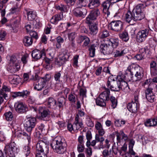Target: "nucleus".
Returning a JSON list of instances; mask_svg holds the SVG:
<instances>
[{
  "label": "nucleus",
  "mask_w": 157,
  "mask_h": 157,
  "mask_svg": "<svg viewBox=\"0 0 157 157\" xmlns=\"http://www.w3.org/2000/svg\"><path fill=\"white\" fill-rule=\"evenodd\" d=\"M127 107L128 110L133 113H136L139 107V104H137L133 102L128 104Z\"/></svg>",
  "instance_id": "obj_19"
},
{
  "label": "nucleus",
  "mask_w": 157,
  "mask_h": 157,
  "mask_svg": "<svg viewBox=\"0 0 157 157\" xmlns=\"http://www.w3.org/2000/svg\"><path fill=\"white\" fill-rule=\"evenodd\" d=\"M132 76L130 75V78L129 77L128 75L127 74L125 75H122L121 76V80L120 81H124V82H128L132 81Z\"/></svg>",
  "instance_id": "obj_41"
},
{
  "label": "nucleus",
  "mask_w": 157,
  "mask_h": 157,
  "mask_svg": "<svg viewBox=\"0 0 157 157\" xmlns=\"http://www.w3.org/2000/svg\"><path fill=\"white\" fill-rule=\"evenodd\" d=\"M6 35V32L3 30H0V40H3Z\"/></svg>",
  "instance_id": "obj_63"
},
{
  "label": "nucleus",
  "mask_w": 157,
  "mask_h": 157,
  "mask_svg": "<svg viewBox=\"0 0 157 157\" xmlns=\"http://www.w3.org/2000/svg\"><path fill=\"white\" fill-rule=\"evenodd\" d=\"M157 67V62L155 60H151L150 63V70L155 68Z\"/></svg>",
  "instance_id": "obj_56"
},
{
  "label": "nucleus",
  "mask_w": 157,
  "mask_h": 157,
  "mask_svg": "<svg viewBox=\"0 0 157 157\" xmlns=\"http://www.w3.org/2000/svg\"><path fill=\"white\" fill-rule=\"evenodd\" d=\"M151 79H147L144 82V85H148L149 86L145 91V95L147 100L151 102L154 101L155 95L153 94L152 90L154 87H156V84L153 82L150 83Z\"/></svg>",
  "instance_id": "obj_5"
},
{
  "label": "nucleus",
  "mask_w": 157,
  "mask_h": 157,
  "mask_svg": "<svg viewBox=\"0 0 157 157\" xmlns=\"http://www.w3.org/2000/svg\"><path fill=\"white\" fill-rule=\"evenodd\" d=\"M20 68L19 63L16 58L15 56H11L7 71L11 73H14L18 71Z\"/></svg>",
  "instance_id": "obj_7"
},
{
  "label": "nucleus",
  "mask_w": 157,
  "mask_h": 157,
  "mask_svg": "<svg viewBox=\"0 0 157 157\" xmlns=\"http://www.w3.org/2000/svg\"><path fill=\"white\" fill-rule=\"evenodd\" d=\"M100 4L99 0H90L88 6L89 8L93 9L99 6Z\"/></svg>",
  "instance_id": "obj_30"
},
{
  "label": "nucleus",
  "mask_w": 157,
  "mask_h": 157,
  "mask_svg": "<svg viewBox=\"0 0 157 157\" xmlns=\"http://www.w3.org/2000/svg\"><path fill=\"white\" fill-rule=\"evenodd\" d=\"M56 39L57 42L56 48H59L61 47V44L64 42V39L60 36H58Z\"/></svg>",
  "instance_id": "obj_43"
},
{
  "label": "nucleus",
  "mask_w": 157,
  "mask_h": 157,
  "mask_svg": "<svg viewBox=\"0 0 157 157\" xmlns=\"http://www.w3.org/2000/svg\"><path fill=\"white\" fill-rule=\"evenodd\" d=\"M39 113L42 117H48L50 115V111L48 109L43 107H40L39 109Z\"/></svg>",
  "instance_id": "obj_31"
},
{
  "label": "nucleus",
  "mask_w": 157,
  "mask_h": 157,
  "mask_svg": "<svg viewBox=\"0 0 157 157\" xmlns=\"http://www.w3.org/2000/svg\"><path fill=\"white\" fill-rule=\"evenodd\" d=\"M119 36L120 39L124 41H127L129 39L128 33L126 31H124L119 33Z\"/></svg>",
  "instance_id": "obj_32"
},
{
  "label": "nucleus",
  "mask_w": 157,
  "mask_h": 157,
  "mask_svg": "<svg viewBox=\"0 0 157 157\" xmlns=\"http://www.w3.org/2000/svg\"><path fill=\"white\" fill-rule=\"evenodd\" d=\"M79 39L81 42H83L82 45L83 47L87 46L89 44L90 42L89 38L86 36H81L79 37Z\"/></svg>",
  "instance_id": "obj_34"
},
{
  "label": "nucleus",
  "mask_w": 157,
  "mask_h": 157,
  "mask_svg": "<svg viewBox=\"0 0 157 157\" xmlns=\"http://www.w3.org/2000/svg\"><path fill=\"white\" fill-rule=\"evenodd\" d=\"M45 81L44 79L40 78L39 79L38 82L34 87V89L38 91L41 90L45 86Z\"/></svg>",
  "instance_id": "obj_20"
},
{
  "label": "nucleus",
  "mask_w": 157,
  "mask_h": 157,
  "mask_svg": "<svg viewBox=\"0 0 157 157\" xmlns=\"http://www.w3.org/2000/svg\"><path fill=\"white\" fill-rule=\"evenodd\" d=\"M76 0H64V1L68 6H71L75 4Z\"/></svg>",
  "instance_id": "obj_59"
},
{
  "label": "nucleus",
  "mask_w": 157,
  "mask_h": 157,
  "mask_svg": "<svg viewBox=\"0 0 157 157\" xmlns=\"http://www.w3.org/2000/svg\"><path fill=\"white\" fill-rule=\"evenodd\" d=\"M89 25V29L92 34H96L98 31V24L97 23L92 22L90 24H87Z\"/></svg>",
  "instance_id": "obj_23"
},
{
  "label": "nucleus",
  "mask_w": 157,
  "mask_h": 157,
  "mask_svg": "<svg viewBox=\"0 0 157 157\" xmlns=\"http://www.w3.org/2000/svg\"><path fill=\"white\" fill-rule=\"evenodd\" d=\"M104 88L105 90L102 92L99 96L105 100L107 101H109V97L110 95V90L109 89L105 87H104Z\"/></svg>",
  "instance_id": "obj_18"
},
{
  "label": "nucleus",
  "mask_w": 157,
  "mask_h": 157,
  "mask_svg": "<svg viewBox=\"0 0 157 157\" xmlns=\"http://www.w3.org/2000/svg\"><path fill=\"white\" fill-rule=\"evenodd\" d=\"M110 101H111V106L113 109L115 108L117 105V100L115 98L112 96L109 97Z\"/></svg>",
  "instance_id": "obj_40"
},
{
  "label": "nucleus",
  "mask_w": 157,
  "mask_h": 157,
  "mask_svg": "<svg viewBox=\"0 0 157 157\" xmlns=\"http://www.w3.org/2000/svg\"><path fill=\"white\" fill-rule=\"evenodd\" d=\"M75 118L78 119V124H77V127L78 129L80 128L83 127V123L82 119L80 118L78 116V114H76Z\"/></svg>",
  "instance_id": "obj_46"
},
{
  "label": "nucleus",
  "mask_w": 157,
  "mask_h": 157,
  "mask_svg": "<svg viewBox=\"0 0 157 157\" xmlns=\"http://www.w3.org/2000/svg\"><path fill=\"white\" fill-rule=\"evenodd\" d=\"M109 35L108 31L106 30H105L101 32L99 34L100 38H104L108 36Z\"/></svg>",
  "instance_id": "obj_49"
},
{
  "label": "nucleus",
  "mask_w": 157,
  "mask_h": 157,
  "mask_svg": "<svg viewBox=\"0 0 157 157\" xmlns=\"http://www.w3.org/2000/svg\"><path fill=\"white\" fill-rule=\"evenodd\" d=\"M35 101L36 100L35 98L32 97H30L28 100V102L30 106H31L30 105L35 104Z\"/></svg>",
  "instance_id": "obj_58"
},
{
  "label": "nucleus",
  "mask_w": 157,
  "mask_h": 157,
  "mask_svg": "<svg viewBox=\"0 0 157 157\" xmlns=\"http://www.w3.org/2000/svg\"><path fill=\"white\" fill-rule=\"evenodd\" d=\"M14 107L16 111L19 113H24L28 110V108L25 104L20 101L16 102Z\"/></svg>",
  "instance_id": "obj_12"
},
{
  "label": "nucleus",
  "mask_w": 157,
  "mask_h": 157,
  "mask_svg": "<svg viewBox=\"0 0 157 157\" xmlns=\"http://www.w3.org/2000/svg\"><path fill=\"white\" fill-rule=\"evenodd\" d=\"M29 92L27 90H24L22 92H14L12 93L11 96L13 98H16L18 97H23L29 94Z\"/></svg>",
  "instance_id": "obj_22"
},
{
  "label": "nucleus",
  "mask_w": 157,
  "mask_h": 157,
  "mask_svg": "<svg viewBox=\"0 0 157 157\" xmlns=\"http://www.w3.org/2000/svg\"><path fill=\"white\" fill-rule=\"evenodd\" d=\"M65 50V53L63 54L62 56L55 59V63L59 66H61L65 63L69 58V55L67 53V51L66 50Z\"/></svg>",
  "instance_id": "obj_16"
},
{
  "label": "nucleus",
  "mask_w": 157,
  "mask_h": 157,
  "mask_svg": "<svg viewBox=\"0 0 157 157\" xmlns=\"http://www.w3.org/2000/svg\"><path fill=\"white\" fill-rule=\"evenodd\" d=\"M31 55L33 58L35 60H38L41 58L42 56H45L46 54L44 49L41 51L36 49L33 51Z\"/></svg>",
  "instance_id": "obj_17"
},
{
  "label": "nucleus",
  "mask_w": 157,
  "mask_h": 157,
  "mask_svg": "<svg viewBox=\"0 0 157 157\" xmlns=\"http://www.w3.org/2000/svg\"><path fill=\"white\" fill-rule=\"evenodd\" d=\"M56 8L61 11L65 12L68 11L69 7L65 5L61 4L59 6H56Z\"/></svg>",
  "instance_id": "obj_45"
},
{
  "label": "nucleus",
  "mask_w": 157,
  "mask_h": 157,
  "mask_svg": "<svg viewBox=\"0 0 157 157\" xmlns=\"http://www.w3.org/2000/svg\"><path fill=\"white\" fill-rule=\"evenodd\" d=\"M144 124L147 127L155 126L157 125V118L147 119L144 122Z\"/></svg>",
  "instance_id": "obj_24"
},
{
  "label": "nucleus",
  "mask_w": 157,
  "mask_h": 157,
  "mask_svg": "<svg viewBox=\"0 0 157 157\" xmlns=\"http://www.w3.org/2000/svg\"><path fill=\"white\" fill-rule=\"evenodd\" d=\"M77 148L79 152H83L85 148L84 144H78Z\"/></svg>",
  "instance_id": "obj_61"
},
{
  "label": "nucleus",
  "mask_w": 157,
  "mask_h": 157,
  "mask_svg": "<svg viewBox=\"0 0 157 157\" xmlns=\"http://www.w3.org/2000/svg\"><path fill=\"white\" fill-rule=\"evenodd\" d=\"M63 16L60 14H56L53 16L50 19V22L53 24H57L59 21L61 20Z\"/></svg>",
  "instance_id": "obj_29"
},
{
  "label": "nucleus",
  "mask_w": 157,
  "mask_h": 157,
  "mask_svg": "<svg viewBox=\"0 0 157 157\" xmlns=\"http://www.w3.org/2000/svg\"><path fill=\"white\" fill-rule=\"evenodd\" d=\"M68 37L70 41L74 40L75 38L76 34L75 32L71 33L68 34Z\"/></svg>",
  "instance_id": "obj_60"
},
{
  "label": "nucleus",
  "mask_w": 157,
  "mask_h": 157,
  "mask_svg": "<svg viewBox=\"0 0 157 157\" xmlns=\"http://www.w3.org/2000/svg\"><path fill=\"white\" fill-rule=\"evenodd\" d=\"M79 58V56L76 55L75 56L73 59V65L75 67H76L78 66V60Z\"/></svg>",
  "instance_id": "obj_55"
},
{
  "label": "nucleus",
  "mask_w": 157,
  "mask_h": 157,
  "mask_svg": "<svg viewBox=\"0 0 157 157\" xmlns=\"http://www.w3.org/2000/svg\"><path fill=\"white\" fill-rule=\"evenodd\" d=\"M19 78L15 75L10 76L9 77L10 82L11 84H16L19 82Z\"/></svg>",
  "instance_id": "obj_37"
},
{
  "label": "nucleus",
  "mask_w": 157,
  "mask_h": 157,
  "mask_svg": "<svg viewBox=\"0 0 157 157\" xmlns=\"http://www.w3.org/2000/svg\"><path fill=\"white\" fill-rule=\"evenodd\" d=\"M100 51L104 55H108L113 52V49L110 46V44H103L100 46Z\"/></svg>",
  "instance_id": "obj_13"
},
{
  "label": "nucleus",
  "mask_w": 157,
  "mask_h": 157,
  "mask_svg": "<svg viewBox=\"0 0 157 157\" xmlns=\"http://www.w3.org/2000/svg\"><path fill=\"white\" fill-rule=\"evenodd\" d=\"M119 85L120 86V87H121V90H122L123 89H124L125 88H126L127 87H128V84L127 83V82H124V81H119Z\"/></svg>",
  "instance_id": "obj_52"
},
{
  "label": "nucleus",
  "mask_w": 157,
  "mask_h": 157,
  "mask_svg": "<svg viewBox=\"0 0 157 157\" xmlns=\"http://www.w3.org/2000/svg\"><path fill=\"white\" fill-rule=\"evenodd\" d=\"M111 4L108 0L104 2L102 4V6L103 8V12L105 13L107 12L108 13H109L108 10ZM107 14H108V13H107Z\"/></svg>",
  "instance_id": "obj_38"
},
{
  "label": "nucleus",
  "mask_w": 157,
  "mask_h": 157,
  "mask_svg": "<svg viewBox=\"0 0 157 157\" xmlns=\"http://www.w3.org/2000/svg\"><path fill=\"white\" fill-rule=\"evenodd\" d=\"M65 103V99L63 97H61L58 99V106L59 108L63 107V105Z\"/></svg>",
  "instance_id": "obj_44"
},
{
  "label": "nucleus",
  "mask_w": 157,
  "mask_h": 157,
  "mask_svg": "<svg viewBox=\"0 0 157 157\" xmlns=\"http://www.w3.org/2000/svg\"><path fill=\"white\" fill-rule=\"evenodd\" d=\"M100 15V13L98 9H96L92 10L86 17L85 21V23L86 24L91 23L93 21L96 20Z\"/></svg>",
  "instance_id": "obj_9"
},
{
  "label": "nucleus",
  "mask_w": 157,
  "mask_h": 157,
  "mask_svg": "<svg viewBox=\"0 0 157 157\" xmlns=\"http://www.w3.org/2000/svg\"><path fill=\"white\" fill-rule=\"evenodd\" d=\"M6 120L7 121H11L12 120L13 116L11 112L9 111L4 114Z\"/></svg>",
  "instance_id": "obj_48"
},
{
  "label": "nucleus",
  "mask_w": 157,
  "mask_h": 157,
  "mask_svg": "<svg viewBox=\"0 0 157 157\" xmlns=\"http://www.w3.org/2000/svg\"><path fill=\"white\" fill-rule=\"evenodd\" d=\"M38 128L43 134H46L48 132V128L43 124H41L39 126Z\"/></svg>",
  "instance_id": "obj_47"
},
{
  "label": "nucleus",
  "mask_w": 157,
  "mask_h": 157,
  "mask_svg": "<svg viewBox=\"0 0 157 157\" xmlns=\"http://www.w3.org/2000/svg\"><path fill=\"white\" fill-rule=\"evenodd\" d=\"M48 145L47 141L40 140L36 145V157H46L48 153Z\"/></svg>",
  "instance_id": "obj_3"
},
{
  "label": "nucleus",
  "mask_w": 157,
  "mask_h": 157,
  "mask_svg": "<svg viewBox=\"0 0 157 157\" xmlns=\"http://www.w3.org/2000/svg\"><path fill=\"white\" fill-rule=\"evenodd\" d=\"M56 101L53 98H49L48 99V108L55 109L56 107Z\"/></svg>",
  "instance_id": "obj_26"
},
{
  "label": "nucleus",
  "mask_w": 157,
  "mask_h": 157,
  "mask_svg": "<svg viewBox=\"0 0 157 157\" xmlns=\"http://www.w3.org/2000/svg\"><path fill=\"white\" fill-rule=\"evenodd\" d=\"M19 4V3L17 2L16 3L15 6L10 9V11L11 13L13 14L16 13L19 11L20 6Z\"/></svg>",
  "instance_id": "obj_42"
},
{
  "label": "nucleus",
  "mask_w": 157,
  "mask_h": 157,
  "mask_svg": "<svg viewBox=\"0 0 157 157\" xmlns=\"http://www.w3.org/2000/svg\"><path fill=\"white\" fill-rule=\"evenodd\" d=\"M10 88L5 85L2 86V88L0 90V93L5 95V96L7 97V94L5 92H7L10 91Z\"/></svg>",
  "instance_id": "obj_39"
},
{
  "label": "nucleus",
  "mask_w": 157,
  "mask_h": 157,
  "mask_svg": "<svg viewBox=\"0 0 157 157\" xmlns=\"http://www.w3.org/2000/svg\"><path fill=\"white\" fill-rule=\"evenodd\" d=\"M119 40L118 38H111L109 39L108 44H110V46L112 48H116L119 45Z\"/></svg>",
  "instance_id": "obj_27"
},
{
  "label": "nucleus",
  "mask_w": 157,
  "mask_h": 157,
  "mask_svg": "<svg viewBox=\"0 0 157 157\" xmlns=\"http://www.w3.org/2000/svg\"><path fill=\"white\" fill-rule=\"evenodd\" d=\"M132 76L133 82L140 81L144 75L143 70L142 68L138 65L132 64L128 68Z\"/></svg>",
  "instance_id": "obj_1"
},
{
  "label": "nucleus",
  "mask_w": 157,
  "mask_h": 157,
  "mask_svg": "<svg viewBox=\"0 0 157 157\" xmlns=\"http://www.w3.org/2000/svg\"><path fill=\"white\" fill-rule=\"evenodd\" d=\"M86 89L81 88L80 90V95L82 96V98L86 97Z\"/></svg>",
  "instance_id": "obj_57"
},
{
  "label": "nucleus",
  "mask_w": 157,
  "mask_h": 157,
  "mask_svg": "<svg viewBox=\"0 0 157 157\" xmlns=\"http://www.w3.org/2000/svg\"><path fill=\"white\" fill-rule=\"evenodd\" d=\"M146 5L145 3H140L137 5L132 11L133 21H140L145 17L144 9Z\"/></svg>",
  "instance_id": "obj_4"
},
{
  "label": "nucleus",
  "mask_w": 157,
  "mask_h": 157,
  "mask_svg": "<svg viewBox=\"0 0 157 157\" xmlns=\"http://www.w3.org/2000/svg\"><path fill=\"white\" fill-rule=\"evenodd\" d=\"M74 15L77 17H84L87 13V11L84 8L77 7L73 11Z\"/></svg>",
  "instance_id": "obj_15"
},
{
  "label": "nucleus",
  "mask_w": 157,
  "mask_h": 157,
  "mask_svg": "<svg viewBox=\"0 0 157 157\" xmlns=\"http://www.w3.org/2000/svg\"><path fill=\"white\" fill-rule=\"evenodd\" d=\"M119 81H116L113 76H110L108 78L106 85L111 91L119 92L121 90V87L119 85Z\"/></svg>",
  "instance_id": "obj_6"
},
{
  "label": "nucleus",
  "mask_w": 157,
  "mask_h": 157,
  "mask_svg": "<svg viewBox=\"0 0 157 157\" xmlns=\"http://www.w3.org/2000/svg\"><path fill=\"white\" fill-rule=\"evenodd\" d=\"M98 134H96L95 136V139L97 142H103L105 139L104 137Z\"/></svg>",
  "instance_id": "obj_54"
},
{
  "label": "nucleus",
  "mask_w": 157,
  "mask_h": 157,
  "mask_svg": "<svg viewBox=\"0 0 157 157\" xmlns=\"http://www.w3.org/2000/svg\"><path fill=\"white\" fill-rule=\"evenodd\" d=\"M54 151L58 154H63L66 150V142H63L60 137L55 138L51 144Z\"/></svg>",
  "instance_id": "obj_2"
},
{
  "label": "nucleus",
  "mask_w": 157,
  "mask_h": 157,
  "mask_svg": "<svg viewBox=\"0 0 157 157\" xmlns=\"http://www.w3.org/2000/svg\"><path fill=\"white\" fill-rule=\"evenodd\" d=\"M149 30L146 29L138 32L136 36V40L140 43L144 41L148 34Z\"/></svg>",
  "instance_id": "obj_14"
},
{
  "label": "nucleus",
  "mask_w": 157,
  "mask_h": 157,
  "mask_svg": "<svg viewBox=\"0 0 157 157\" xmlns=\"http://www.w3.org/2000/svg\"><path fill=\"white\" fill-rule=\"evenodd\" d=\"M28 132V133H27L25 132H22L21 133L22 134L23 136L26 137L28 140L29 143L31 142V132Z\"/></svg>",
  "instance_id": "obj_53"
},
{
  "label": "nucleus",
  "mask_w": 157,
  "mask_h": 157,
  "mask_svg": "<svg viewBox=\"0 0 157 157\" xmlns=\"http://www.w3.org/2000/svg\"><path fill=\"white\" fill-rule=\"evenodd\" d=\"M33 25L36 29L39 28L40 26V22L38 19H36L33 21Z\"/></svg>",
  "instance_id": "obj_62"
},
{
  "label": "nucleus",
  "mask_w": 157,
  "mask_h": 157,
  "mask_svg": "<svg viewBox=\"0 0 157 157\" xmlns=\"http://www.w3.org/2000/svg\"><path fill=\"white\" fill-rule=\"evenodd\" d=\"M106 101L105 100H104V99L102 98H101L99 96L97 98L96 100V104L101 106H105Z\"/></svg>",
  "instance_id": "obj_36"
},
{
  "label": "nucleus",
  "mask_w": 157,
  "mask_h": 157,
  "mask_svg": "<svg viewBox=\"0 0 157 157\" xmlns=\"http://www.w3.org/2000/svg\"><path fill=\"white\" fill-rule=\"evenodd\" d=\"M95 48L94 45H92L90 47L89 49V55L90 57H94L95 55Z\"/></svg>",
  "instance_id": "obj_50"
},
{
  "label": "nucleus",
  "mask_w": 157,
  "mask_h": 157,
  "mask_svg": "<svg viewBox=\"0 0 157 157\" xmlns=\"http://www.w3.org/2000/svg\"><path fill=\"white\" fill-rule=\"evenodd\" d=\"M25 121L24 124L25 129L28 132H31L36 124V119L35 117H30Z\"/></svg>",
  "instance_id": "obj_10"
},
{
  "label": "nucleus",
  "mask_w": 157,
  "mask_h": 157,
  "mask_svg": "<svg viewBox=\"0 0 157 157\" xmlns=\"http://www.w3.org/2000/svg\"><path fill=\"white\" fill-rule=\"evenodd\" d=\"M123 25V23L120 21H113L109 25V27L113 31L118 32L121 30Z\"/></svg>",
  "instance_id": "obj_11"
},
{
  "label": "nucleus",
  "mask_w": 157,
  "mask_h": 157,
  "mask_svg": "<svg viewBox=\"0 0 157 157\" xmlns=\"http://www.w3.org/2000/svg\"><path fill=\"white\" fill-rule=\"evenodd\" d=\"M68 99L69 101L71 102L75 103L76 101L75 97L74 95L72 94H71L69 95Z\"/></svg>",
  "instance_id": "obj_64"
},
{
  "label": "nucleus",
  "mask_w": 157,
  "mask_h": 157,
  "mask_svg": "<svg viewBox=\"0 0 157 157\" xmlns=\"http://www.w3.org/2000/svg\"><path fill=\"white\" fill-rule=\"evenodd\" d=\"M133 12L129 11H128L125 14V19L128 23H129L131 21L133 20Z\"/></svg>",
  "instance_id": "obj_35"
},
{
  "label": "nucleus",
  "mask_w": 157,
  "mask_h": 157,
  "mask_svg": "<svg viewBox=\"0 0 157 157\" xmlns=\"http://www.w3.org/2000/svg\"><path fill=\"white\" fill-rule=\"evenodd\" d=\"M128 52V50L126 48H124L121 49H117L113 53L114 57H117L123 56Z\"/></svg>",
  "instance_id": "obj_21"
},
{
  "label": "nucleus",
  "mask_w": 157,
  "mask_h": 157,
  "mask_svg": "<svg viewBox=\"0 0 157 157\" xmlns=\"http://www.w3.org/2000/svg\"><path fill=\"white\" fill-rule=\"evenodd\" d=\"M5 153L7 152L10 157H15L17 155L19 149L16 146L14 142H11L9 145H6L4 148Z\"/></svg>",
  "instance_id": "obj_8"
},
{
  "label": "nucleus",
  "mask_w": 157,
  "mask_h": 157,
  "mask_svg": "<svg viewBox=\"0 0 157 157\" xmlns=\"http://www.w3.org/2000/svg\"><path fill=\"white\" fill-rule=\"evenodd\" d=\"M140 53L143 54H149L150 50L147 46H145L144 48H141L139 50Z\"/></svg>",
  "instance_id": "obj_51"
},
{
  "label": "nucleus",
  "mask_w": 157,
  "mask_h": 157,
  "mask_svg": "<svg viewBox=\"0 0 157 157\" xmlns=\"http://www.w3.org/2000/svg\"><path fill=\"white\" fill-rule=\"evenodd\" d=\"M23 41L25 46H28L31 45L32 44L33 40L31 37L26 36L24 37Z\"/></svg>",
  "instance_id": "obj_33"
},
{
  "label": "nucleus",
  "mask_w": 157,
  "mask_h": 157,
  "mask_svg": "<svg viewBox=\"0 0 157 157\" xmlns=\"http://www.w3.org/2000/svg\"><path fill=\"white\" fill-rule=\"evenodd\" d=\"M25 10L28 16V20L29 21H33L35 19L36 16V12L35 11L27 9H25Z\"/></svg>",
  "instance_id": "obj_25"
},
{
  "label": "nucleus",
  "mask_w": 157,
  "mask_h": 157,
  "mask_svg": "<svg viewBox=\"0 0 157 157\" xmlns=\"http://www.w3.org/2000/svg\"><path fill=\"white\" fill-rule=\"evenodd\" d=\"M31 148L29 145H24L22 148V152L23 155L27 157L29 156L31 153Z\"/></svg>",
  "instance_id": "obj_28"
}]
</instances>
